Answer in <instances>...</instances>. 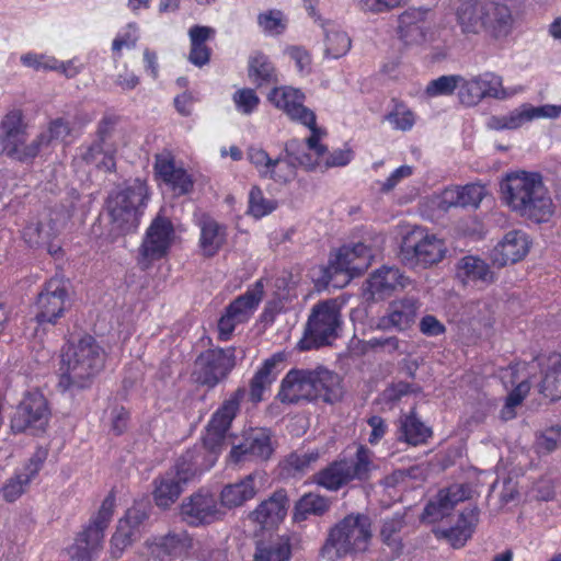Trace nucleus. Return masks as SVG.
Segmentation results:
<instances>
[{"instance_id": "nucleus-1", "label": "nucleus", "mask_w": 561, "mask_h": 561, "mask_svg": "<svg viewBox=\"0 0 561 561\" xmlns=\"http://www.w3.org/2000/svg\"><path fill=\"white\" fill-rule=\"evenodd\" d=\"M503 202L519 216L546 222L553 214V203L537 172L508 173L500 183Z\"/></svg>"}, {"instance_id": "nucleus-2", "label": "nucleus", "mask_w": 561, "mask_h": 561, "mask_svg": "<svg viewBox=\"0 0 561 561\" xmlns=\"http://www.w3.org/2000/svg\"><path fill=\"white\" fill-rule=\"evenodd\" d=\"M277 397L280 402L289 404L317 400L332 404L342 397L341 379L323 366L294 368L283 378Z\"/></svg>"}, {"instance_id": "nucleus-3", "label": "nucleus", "mask_w": 561, "mask_h": 561, "mask_svg": "<svg viewBox=\"0 0 561 561\" xmlns=\"http://www.w3.org/2000/svg\"><path fill=\"white\" fill-rule=\"evenodd\" d=\"M456 20L463 34L484 33L495 41L506 38L515 23L507 0H465L456 10Z\"/></svg>"}, {"instance_id": "nucleus-4", "label": "nucleus", "mask_w": 561, "mask_h": 561, "mask_svg": "<svg viewBox=\"0 0 561 561\" xmlns=\"http://www.w3.org/2000/svg\"><path fill=\"white\" fill-rule=\"evenodd\" d=\"M104 360L103 348L91 335L69 344L61 355L59 387L64 390L88 388L103 368Z\"/></svg>"}, {"instance_id": "nucleus-5", "label": "nucleus", "mask_w": 561, "mask_h": 561, "mask_svg": "<svg viewBox=\"0 0 561 561\" xmlns=\"http://www.w3.org/2000/svg\"><path fill=\"white\" fill-rule=\"evenodd\" d=\"M247 159L255 168L259 176L279 184H285L296 176L298 165L311 167L313 161L305 152L304 144L298 139H290L285 144L284 151L276 158L260 147L251 146L247 150Z\"/></svg>"}, {"instance_id": "nucleus-6", "label": "nucleus", "mask_w": 561, "mask_h": 561, "mask_svg": "<svg viewBox=\"0 0 561 561\" xmlns=\"http://www.w3.org/2000/svg\"><path fill=\"white\" fill-rule=\"evenodd\" d=\"M370 538V518L365 514H348L330 528L320 554L328 561H336L347 554L364 552Z\"/></svg>"}, {"instance_id": "nucleus-7", "label": "nucleus", "mask_w": 561, "mask_h": 561, "mask_svg": "<svg viewBox=\"0 0 561 561\" xmlns=\"http://www.w3.org/2000/svg\"><path fill=\"white\" fill-rule=\"evenodd\" d=\"M147 197V186L139 179L112 192L106 201L112 230L125 234L137 229Z\"/></svg>"}, {"instance_id": "nucleus-8", "label": "nucleus", "mask_w": 561, "mask_h": 561, "mask_svg": "<svg viewBox=\"0 0 561 561\" xmlns=\"http://www.w3.org/2000/svg\"><path fill=\"white\" fill-rule=\"evenodd\" d=\"M375 469L374 453L359 445L354 457L333 461L314 476V482L329 491H337L353 480L369 479Z\"/></svg>"}, {"instance_id": "nucleus-9", "label": "nucleus", "mask_w": 561, "mask_h": 561, "mask_svg": "<svg viewBox=\"0 0 561 561\" xmlns=\"http://www.w3.org/2000/svg\"><path fill=\"white\" fill-rule=\"evenodd\" d=\"M341 324V312L335 301L317 304L308 318L304 336L298 342L299 348L309 351L330 345L337 337Z\"/></svg>"}, {"instance_id": "nucleus-10", "label": "nucleus", "mask_w": 561, "mask_h": 561, "mask_svg": "<svg viewBox=\"0 0 561 561\" xmlns=\"http://www.w3.org/2000/svg\"><path fill=\"white\" fill-rule=\"evenodd\" d=\"M115 506V497L107 495L88 526L78 534L68 553L71 561H94L103 547L104 530L108 526Z\"/></svg>"}, {"instance_id": "nucleus-11", "label": "nucleus", "mask_w": 561, "mask_h": 561, "mask_svg": "<svg viewBox=\"0 0 561 561\" xmlns=\"http://www.w3.org/2000/svg\"><path fill=\"white\" fill-rule=\"evenodd\" d=\"M27 125L20 110L8 112L0 122V150L7 157L30 163L38 156L36 138L26 142Z\"/></svg>"}, {"instance_id": "nucleus-12", "label": "nucleus", "mask_w": 561, "mask_h": 561, "mask_svg": "<svg viewBox=\"0 0 561 561\" xmlns=\"http://www.w3.org/2000/svg\"><path fill=\"white\" fill-rule=\"evenodd\" d=\"M445 251L442 240L425 233L422 229H415L404 237L400 259L408 267L426 268L438 263L444 257Z\"/></svg>"}, {"instance_id": "nucleus-13", "label": "nucleus", "mask_w": 561, "mask_h": 561, "mask_svg": "<svg viewBox=\"0 0 561 561\" xmlns=\"http://www.w3.org/2000/svg\"><path fill=\"white\" fill-rule=\"evenodd\" d=\"M68 302V289L64 279L53 277L47 280L37 296V312L35 316V339H41L47 325L56 324L64 316Z\"/></svg>"}, {"instance_id": "nucleus-14", "label": "nucleus", "mask_w": 561, "mask_h": 561, "mask_svg": "<svg viewBox=\"0 0 561 561\" xmlns=\"http://www.w3.org/2000/svg\"><path fill=\"white\" fill-rule=\"evenodd\" d=\"M116 119L104 117L96 130V139L89 146H81L78 159L98 170L111 172L115 169V153L117 150L113 139Z\"/></svg>"}, {"instance_id": "nucleus-15", "label": "nucleus", "mask_w": 561, "mask_h": 561, "mask_svg": "<svg viewBox=\"0 0 561 561\" xmlns=\"http://www.w3.org/2000/svg\"><path fill=\"white\" fill-rule=\"evenodd\" d=\"M195 548L192 535L185 529H171L145 542L142 556L146 561H171L186 558Z\"/></svg>"}, {"instance_id": "nucleus-16", "label": "nucleus", "mask_w": 561, "mask_h": 561, "mask_svg": "<svg viewBox=\"0 0 561 561\" xmlns=\"http://www.w3.org/2000/svg\"><path fill=\"white\" fill-rule=\"evenodd\" d=\"M50 419V410L44 394L39 391L28 392L21 401L11 420L15 433L30 431L32 434L43 432Z\"/></svg>"}, {"instance_id": "nucleus-17", "label": "nucleus", "mask_w": 561, "mask_h": 561, "mask_svg": "<svg viewBox=\"0 0 561 561\" xmlns=\"http://www.w3.org/2000/svg\"><path fill=\"white\" fill-rule=\"evenodd\" d=\"M263 298V282L257 280L253 288L236 298L218 321V334L221 341L230 339L236 327L245 322Z\"/></svg>"}, {"instance_id": "nucleus-18", "label": "nucleus", "mask_w": 561, "mask_h": 561, "mask_svg": "<svg viewBox=\"0 0 561 561\" xmlns=\"http://www.w3.org/2000/svg\"><path fill=\"white\" fill-rule=\"evenodd\" d=\"M234 365V348L208 350L202 353L195 362L196 380L213 388L228 376Z\"/></svg>"}, {"instance_id": "nucleus-19", "label": "nucleus", "mask_w": 561, "mask_h": 561, "mask_svg": "<svg viewBox=\"0 0 561 561\" xmlns=\"http://www.w3.org/2000/svg\"><path fill=\"white\" fill-rule=\"evenodd\" d=\"M374 251L357 242L353 245H343L333 259L330 260L329 270L333 274H344L348 283L351 278L363 274L371 263Z\"/></svg>"}, {"instance_id": "nucleus-20", "label": "nucleus", "mask_w": 561, "mask_h": 561, "mask_svg": "<svg viewBox=\"0 0 561 561\" xmlns=\"http://www.w3.org/2000/svg\"><path fill=\"white\" fill-rule=\"evenodd\" d=\"M216 496L205 490H199L181 504L182 519L190 526L208 525L222 516Z\"/></svg>"}, {"instance_id": "nucleus-21", "label": "nucleus", "mask_w": 561, "mask_h": 561, "mask_svg": "<svg viewBox=\"0 0 561 561\" xmlns=\"http://www.w3.org/2000/svg\"><path fill=\"white\" fill-rule=\"evenodd\" d=\"M559 117V111L552 105L533 106L524 103L506 114L492 115L486 121V127L491 130H513L536 118Z\"/></svg>"}, {"instance_id": "nucleus-22", "label": "nucleus", "mask_w": 561, "mask_h": 561, "mask_svg": "<svg viewBox=\"0 0 561 561\" xmlns=\"http://www.w3.org/2000/svg\"><path fill=\"white\" fill-rule=\"evenodd\" d=\"M267 99L291 121L302 125L314 124V113L304 105L305 94L299 89L288 85L276 87L268 93Z\"/></svg>"}, {"instance_id": "nucleus-23", "label": "nucleus", "mask_w": 561, "mask_h": 561, "mask_svg": "<svg viewBox=\"0 0 561 561\" xmlns=\"http://www.w3.org/2000/svg\"><path fill=\"white\" fill-rule=\"evenodd\" d=\"M420 308V301L413 297L393 300L389 304L387 312L378 318L376 329L380 331L394 329L398 332H404L415 323Z\"/></svg>"}, {"instance_id": "nucleus-24", "label": "nucleus", "mask_w": 561, "mask_h": 561, "mask_svg": "<svg viewBox=\"0 0 561 561\" xmlns=\"http://www.w3.org/2000/svg\"><path fill=\"white\" fill-rule=\"evenodd\" d=\"M273 453L271 433L266 428L247 432L240 444L232 447L229 459L233 463L249 460H266Z\"/></svg>"}, {"instance_id": "nucleus-25", "label": "nucleus", "mask_w": 561, "mask_h": 561, "mask_svg": "<svg viewBox=\"0 0 561 561\" xmlns=\"http://www.w3.org/2000/svg\"><path fill=\"white\" fill-rule=\"evenodd\" d=\"M471 490L466 484H451L440 489L425 505L422 519L436 523L449 516L456 505L470 497Z\"/></svg>"}, {"instance_id": "nucleus-26", "label": "nucleus", "mask_w": 561, "mask_h": 561, "mask_svg": "<svg viewBox=\"0 0 561 561\" xmlns=\"http://www.w3.org/2000/svg\"><path fill=\"white\" fill-rule=\"evenodd\" d=\"M528 365L516 363L510 365L502 376L505 386L511 385L514 389L506 397L505 404L501 410V417L505 421L515 417V408L520 405L530 390L528 380L529 373L526 371Z\"/></svg>"}, {"instance_id": "nucleus-27", "label": "nucleus", "mask_w": 561, "mask_h": 561, "mask_svg": "<svg viewBox=\"0 0 561 561\" xmlns=\"http://www.w3.org/2000/svg\"><path fill=\"white\" fill-rule=\"evenodd\" d=\"M173 239L172 222L165 217L158 216L147 229L140 249L142 256L151 261L163 257L168 253Z\"/></svg>"}, {"instance_id": "nucleus-28", "label": "nucleus", "mask_w": 561, "mask_h": 561, "mask_svg": "<svg viewBox=\"0 0 561 561\" xmlns=\"http://www.w3.org/2000/svg\"><path fill=\"white\" fill-rule=\"evenodd\" d=\"M48 456V450L37 447L23 468L10 478L2 488V495L8 502H13L26 490L30 482L42 469Z\"/></svg>"}, {"instance_id": "nucleus-29", "label": "nucleus", "mask_w": 561, "mask_h": 561, "mask_svg": "<svg viewBox=\"0 0 561 561\" xmlns=\"http://www.w3.org/2000/svg\"><path fill=\"white\" fill-rule=\"evenodd\" d=\"M530 248L528 234L522 230H512L491 251L493 264L503 267L523 260Z\"/></svg>"}, {"instance_id": "nucleus-30", "label": "nucleus", "mask_w": 561, "mask_h": 561, "mask_svg": "<svg viewBox=\"0 0 561 561\" xmlns=\"http://www.w3.org/2000/svg\"><path fill=\"white\" fill-rule=\"evenodd\" d=\"M262 482L263 474L252 472L237 482L226 484L220 492L221 506L229 510L242 506L256 495Z\"/></svg>"}, {"instance_id": "nucleus-31", "label": "nucleus", "mask_w": 561, "mask_h": 561, "mask_svg": "<svg viewBox=\"0 0 561 561\" xmlns=\"http://www.w3.org/2000/svg\"><path fill=\"white\" fill-rule=\"evenodd\" d=\"M407 280L398 267L382 266L367 279V291L374 300H383L404 288Z\"/></svg>"}, {"instance_id": "nucleus-32", "label": "nucleus", "mask_w": 561, "mask_h": 561, "mask_svg": "<svg viewBox=\"0 0 561 561\" xmlns=\"http://www.w3.org/2000/svg\"><path fill=\"white\" fill-rule=\"evenodd\" d=\"M428 10L410 8L399 15L398 33L407 44H417L424 41Z\"/></svg>"}, {"instance_id": "nucleus-33", "label": "nucleus", "mask_w": 561, "mask_h": 561, "mask_svg": "<svg viewBox=\"0 0 561 561\" xmlns=\"http://www.w3.org/2000/svg\"><path fill=\"white\" fill-rule=\"evenodd\" d=\"M536 359L542 375L538 391L551 401L561 399V354Z\"/></svg>"}, {"instance_id": "nucleus-34", "label": "nucleus", "mask_w": 561, "mask_h": 561, "mask_svg": "<svg viewBox=\"0 0 561 561\" xmlns=\"http://www.w3.org/2000/svg\"><path fill=\"white\" fill-rule=\"evenodd\" d=\"M213 466L214 460H206V454L202 448H193L185 451L168 472L176 476L181 482L186 484Z\"/></svg>"}, {"instance_id": "nucleus-35", "label": "nucleus", "mask_w": 561, "mask_h": 561, "mask_svg": "<svg viewBox=\"0 0 561 561\" xmlns=\"http://www.w3.org/2000/svg\"><path fill=\"white\" fill-rule=\"evenodd\" d=\"M287 503L288 499L285 490L275 491L251 512L250 518L263 527H272L286 516Z\"/></svg>"}, {"instance_id": "nucleus-36", "label": "nucleus", "mask_w": 561, "mask_h": 561, "mask_svg": "<svg viewBox=\"0 0 561 561\" xmlns=\"http://www.w3.org/2000/svg\"><path fill=\"white\" fill-rule=\"evenodd\" d=\"M198 226L199 248L205 256H214L226 242V227L207 215L201 217Z\"/></svg>"}, {"instance_id": "nucleus-37", "label": "nucleus", "mask_w": 561, "mask_h": 561, "mask_svg": "<svg viewBox=\"0 0 561 561\" xmlns=\"http://www.w3.org/2000/svg\"><path fill=\"white\" fill-rule=\"evenodd\" d=\"M216 31L210 26L193 25L188 30L191 49L188 60L196 67H203L210 60L211 49L207 42L215 37Z\"/></svg>"}, {"instance_id": "nucleus-38", "label": "nucleus", "mask_w": 561, "mask_h": 561, "mask_svg": "<svg viewBox=\"0 0 561 561\" xmlns=\"http://www.w3.org/2000/svg\"><path fill=\"white\" fill-rule=\"evenodd\" d=\"M431 436L432 430L416 416L414 410L399 419L398 440L417 446L426 443Z\"/></svg>"}, {"instance_id": "nucleus-39", "label": "nucleus", "mask_w": 561, "mask_h": 561, "mask_svg": "<svg viewBox=\"0 0 561 561\" xmlns=\"http://www.w3.org/2000/svg\"><path fill=\"white\" fill-rule=\"evenodd\" d=\"M479 522V510L477 506L466 508L459 515L455 526L443 530V536L447 538L456 548L462 547L472 536Z\"/></svg>"}, {"instance_id": "nucleus-40", "label": "nucleus", "mask_w": 561, "mask_h": 561, "mask_svg": "<svg viewBox=\"0 0 561 561\" xmlns=\"http://www.w3.org/2000/svg\"><path fill=\"white\" fill-rule=\"evenodd\" d=\"M247 393L245 388L239 387L227 398L211 415L208 426L228 432L233 419L240 410V403Z\"/></svg>"}, {"instance_id": "nucleus-41", "label": "nucleus", "mask_w": 561, "mask_h": 561, "mask_svg": "<svg viewBox=\"0 0 561 561\" xmlns=\"http://www.w3.org/2000/svg\"><path fill=\"white\" fill-rule=\"evenodd\" d=\"M153 501L161 508H169L174 504L183 492L185 485L176 476L165 472L153 481Z\"/></svg>"}, {"instance_id": "nucleus-42", "label": "nucleus", "mask_w": 561, "mask_h": 561, "mask_svg": "<svg viewBox=\"0 0 561 561\" xmlns=\"http://www.w3.org/2000/svg\"><path fill=\"white\" fill-rule=\"evenodd\" d=\"M457 277L463 283H477L491 284L494 282V274L490 270V266L481 259L477 256H465L457 265Z\"/></svg>"}, {"instance_id": "nucleus-43", "label": "nucleus", "mask_w": 561, "mask_h": 561, "mask_svg": "<svg viewBox=\"0 0 561 561\" xmlns=\"http://www.w3.org/2000/svg\"><path fill=\"white\" fill-rule=\"evenodd\" d=\"M279 360L280 358H277L276 356L267 358L250 380L249 396L253 403H259L264 400V391H266L276 380L277 373L275 369Z\"/></svg>"}, {"instance_id": "nucleus-44", "label": "nucleus", "mask_w": 561, "mask_h": 561, "mask_svg": "<svg viewBox=\"0 0 561 561\" xmlns=\"http://www.w3.org/2000/svg\"><path fill=\"white\" fill-rule=\"evenodd\" d=\"M331 504L327 496L313 492L306 493L295 504L294 520L304 522L309 516H322L330 510Z\"/></svg>"}, {"instance_id": "nucleus-45", "label": "nucleus", "mask_w": 561, "mask_h": 561, "mask_svg": "<svg viewBox=\"0 0 561 561\" xmlns=\"http://www.w3.org/2000/svg\"><path fill=\"white\" fill-rule=\"evenodd\" d=\"M248 75L250 80L256 84L257 88L278 82L274 65L270 58L262 53H255L250 57Z\"/></svg>"}, {"instance_id": "nucleus-46", "label": "nucleus", "mask_w": 561, "mask_h": 561, "mask_svg": "<svg viewBox=\"0 0 561 561\" xmlns=\"http://www.w3.org/2000/svg\"><path fill=\"white\" fill-rule=\"evenodd\" d=\"M364 352L382 354L388 356H401L408 354L409 343L397 335L373 336L363 342Z\"/></svg>"}, {"instance_id": "nucleus-47", "label": "nucleus", "mask_w": 561, "mask_h": 561, "mask_svg": "<svg viewBox=\"0 0 561 561\" xmlns=\"http://www.w3.org/2000/svg\"><path fill=\"white\" fill-rule=\"evenodd\" d=\"M73 136V125L62 117L56 118L50 122L47 130L36 137V141H38V153L53 141L68 142Z\"/></svg>"}, {"instance_id": "nucleus-48", "label": "nucleus", "mask_w": 561, "mask_h": 561, "mask_svg": "<svg viewBox=\"0 0 561 561\" xmlns=\"http://www.w3.org/2000/svg\"><path fill=\"white\" fill-rule=\"evenodd\" d=\"M404 524L403 515L399 513L383 520L380 536L383 543L390 548L392 559L399 557L402 552L403 546L399 533L404 527Z\"/></svg>"}, {"instance_id": "nucleus-49", "label": "nucleus", "mask_w": 561, "mask_h": 561, "mask_svg": "<svg viewBox=\"0 0 561 561\" xmlns=\"http://www.w3.org/2000/svg\"><path fill=\"white\" fill-rule=\"evenodd\" d=\"M55 234V228L42 221L30 222L23 229V239L31 248L45 247L50 253V241Z\"/></svg>"}, {"instance_id": "nucleus-50", "label": "nucleus", "mask_w": 561, "mask_h": 561, "mask_svg": "<svg viewBox=\"0 0 561 561\" xmlns=\"http://www.w3.org/2000/svg\"><path fill=\"white\" fill-rule=\"evenodd\" d=\"M290 557L288 539L276 537L256 548L255 561H287Z\"/></svg>"}, {"instance_id": "nucleus-51", "label": "nucleus", "mask_w": 561, "mask_h": 561, "mask_svg": "<svg viewBox=\"0 0 561 561\" xmlns=\"http://www.w3.org/2000/svg\"><path fill=\"white\" fill-rule=\"evenodd\" d=\"M351 48V38L340 30H325V55L333 59L344 56Z\"/></svg>"}, {"instance_id": "nucleus-52", "label": "nucleus", "mask_w": 561, "mask_h": 561, "mask_svg": "<svg viewBox=\"0 0 561 561\" xmlns=\"http://www.w3.org/2000/svg\"><path fill=\"white\" fill-rule=\"evenodd\" d=\"M474 79L482 90V98H494L499 100H503L507 98V93L503 88L502 78L493 72H484L478 76H474Z\"/></svg>"}, {"instance_id": "nucleus-53", "label": "nucleus", "mask_w": 561, "mask_h": 561, "mask_svg": "<svg viewBox=\"0 0 561 561\" xmlns=\"http://www.w3.org/2000/svg\"><path fill=\"white\" fill-rule=\"evenodd\" d=\"M462 77L459 75L440 76L428 82L425 93L431 98L451 95L458 89Z\"/></svg>"}, {"instance_id": "nucleus-54", "label": "nucleus", "mask_w": 561, "mask_h": 561, "mask_svg": "<svg viewBox=\"0 0 561 561\" xmlns=\"http://www.w3.org/2000/svg\"><path fill=\"white\" fill-rule=\"evenodd\" d=\"M135 530H130L126 522H118L116 531L111 539V552L114 558H119L123 551L137 538Z\"/></svg>"}, {"instance_id": "nucleus-55", "label": "nucleus", "mask_w": 561, "mask_h": 561, "mask_svg": "<svg viewBox=\"0 0 561 561\" xmlns=\"http://www.w3.org/2000/svg\"><path fill=\"white\" fill-rule=\"evenodd\" d=\"M276 208V203L266 199L259 186H253L249 193V214L255 218H262Z\"/></svg>"}, {"instance_id": "nucleus-56", "label": "nucleus", "mask_w": 561, "mask_h": 561, "mask_svg": "<svg viewBox=\"0 0 561 561\" xmlns=\"http://www.w3.org/2000/svg\"><path fill=\"white\" fill-rule=\"evenodd\" d=\"M561 446V426H551L536 436V448L539 454H550Z\"/></svg>"}, {"instance_id": "nucleus-57", "label": "nucleus", "mask_w": 561, "mask_h": 561, "mask_svg": "<svg viewBox=\"0 0 561 561\" xmlns=\"http://www.w3.org/2000/svg\"><path fill=\"white\" fill-rule=\"evenodd\" d=\"M458 96L460 103L466 106H474L483 100L482 90H480L474 77L470 79L462 77L458 85Z\"/></svg>"}, {"instance_id": "nucleus-58", "label": "nucleus", "mask_w": 561, "mask_h": 561, "mask_svg": "<svg viewBox=\"0 0 561 561\" xmlns=\"http://www.w3.org/2000/svg\"><path fill=\"white\" fill-rule=\"evenodd\" d=\"M225 431H219L217 428H211L207 425V433L204 437V446L201 447L206 454V460L217 459L218 453L221 450L225 440H226Z\"/></svg>"}, {"instance_id": "nucleus-59", "label": "nucleus", "mask_w": 561, "mask_h": 561, "mask_svg": "<svg viewBox=\"0 0 561 561\" xmlns=\"http://www.w3.org/2000/svg\"><path fill=\"white\" fill-rule=\"evenodd\" d=\"M260 27L267 34L277 35L286 28L283 13L278 10H270L257 16Z\"/></svg>"}, {"instance_id": "nucleus-60", "label": "nucleus", "mask_w": 561, "mask_h": 561, "mask_svg": "<svg viewBox=\"0 0 561 561\" xmlns=\"http://www.w3.org/2000/svg\"><path fill=\"white\" fill-rule=\"evenodd\" d=\"M386 119L396 129L410 130L414 125V114L403 104H397L394 108L386 115Z\"/></svg>"}, {"instance_id": "nucleus-61", "label": "nucleus", "mask_w": 561, "mask_h": 561, "mask_svg": "<svg viewBox=\"0 0 561 561\" xmlns=\"http://www.w3.org/2000/svg\"><path fill=\"white\" fill-rule=\"evenodd\" d=\"M233 102L239 112L251 114L259 105L260 99L252 89H241L233 94Z\"/></svg>"}, {"instance_id": "nucleus-62", "label": "nucleus", "mask_w": 561, "mask_h": 561, "mask_svg": "<svg viewBox=\"0 0 561 561\" xmlns=\"http://www.w3.org/2000/svg\"><path fill=\"white\" fill-rule=\"evenodd\" d=\"M402 1L403 0H358V7L365 13L379 14L399 8Z\"/></svg>"}, {"instance_id": "nucleus-63", "label": "nucleus", "mask_w": 561, "mask_h": 561, "mask_svg": "<svg viewBox=\"0 0 561 561\" xmlns=\"http://www.w3.org/2000/svg\"><path fill=\"white\" fill-rule=\"evenodd\" d=\"M167 183L172 185L173 190L180 195L188 193L193 187V182L190 175L181 168H178L172 176L168 179Z\"/></svg>"}, {"instance_id": "nucleus-64", "label": "nucleus", "mask_w": 561, "mask_h": 561, "mask_svg": "<svg viewBox=\"0 0 561 561\" xmlns=\"http://www.w3.org/2000/svg\"><path fill=\"white\" fill-rule=\"evenodd\" d=\"M463 201L461 197L460 187H448L443 191L440 197L438 207L442 210H448L451 207H462Z\"/></svg>"}]
</instances>
